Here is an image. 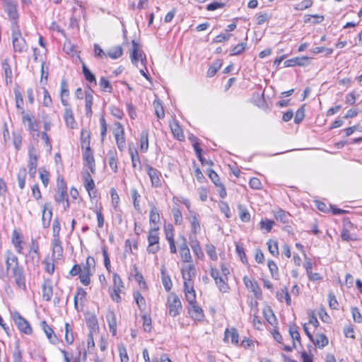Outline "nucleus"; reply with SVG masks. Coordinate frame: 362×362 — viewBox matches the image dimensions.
I'll return each mask as SVG.
<instances>
[{"label": "nucleus", "instance_id": "obj_55", "mask_svg": "<svg viewBox=\"0 0 362 362\" xmlns=\"http://www.w3.org/2000/svg\"><path fill=\"white\" fill-rule=\"evenodd\" d=\"M274 218L276 221H279L284 223L288 222V214L281 209H279L274 212Z\"/></svg>", "mask_w": 362, "mask_h": 362}, {"label": "nucleus", "instance_id": "obj_22", "mask_svg": "<svg viewBox=\"0 0 362 362\" xmlns=\"http://www.w3.org/2000/svg\"><path fill=\"white\" fill-rule=\"evenodd\" d=\"M180 255L182 261L185 264H189L192 262V257L189 249L187 245L186 239L183 238V243L180 247Z\"/></svg>", "mask_w": 362, "mask_h": 362}, {"label": "nucleus", "instance_id": "obj_48", "mask_svg": "<svg viewBox=\"0 0 362 362\" xmlns=\"http://www.w3.org/2000/svg\"><path fill=\"white\" fill-rule=\"evenodd\" d=\"M18 182L19 187L23 189L25 185L26 170L25 168H21L17 174Z\"/></svg>", "mask_w": 362, "mask_h": 362}, {"label": "nucleus", "instance_id": "obj_52", "mask_svg": "<svg viewBox=\"0 0 362 362\" xmlns=\"http://www.w3.org/2000/svg\"><path fill=\"white\" fill-rule=\"evenodd\" d=\"M113 287L112 289H116L117 291H123L124 288V284L119 275L117 273L113 274Z\"/></svg>", "mask_w": 362, "mask_h": 362}, {"label": "nucleus", "instance_id": "obj_45", "mask_svg": "<svg viewBox=\"0 0 362 362\" xmlns=\"http://www.w3.org/2000/svg\"><path fill=\"white\" fill-rule=\"evenodd\" d=\"M312 341L319 348H323L328 344V339L325 334H317L315 339L313 338Z\"/></svg>", "mask_w": 362, "mask_h": 362}, {"label": "nucleus", "instance_id": "obj_31", "mask_svg": "<svg viewBox=\"0 0 362 362\" xmlns=\"http://www.w3.org/2000/svg\"><path fill=\"white\" fill-rule=\"evenodd\" d=\"M63 256V247L60 239H53L52 240V257L60 259Z\"/></svg>", "mask_w": 362, "mask_h": 362}, {"label": "nucleus", "instance_id": "obj_61", "mask_svg": "<svg viewBox=\"0 0 362 362\" xmlns=\"http://www.w3.org/2000/svg\"><path fill=\"white\" fill-rule=\"evenodd\" d=\"M61 230L60 223L58 218H55L53 221L52 223V233H53V239H60L59 233Z\"/></svg>", "mask_w": 362, "mask_h": 362}, {"label": "nucleus", "instance_id": "obj_38", "mask_svg": "<svg viewBox=\"0 0 362 362\" xmlns=\"http://www.w3.org/2000/svg\"><path fill=\"white\" fill-rule=\"evenodd\" d=\"M160 214L158 212V210L155 206H153L151 209L150 214H149V222L151 224H153L156 227L158 226L160 223Z\"/></svg>", "mask_w": 362, "mask_h": 362}, {"label": "nucleus", "instance_id": "obj_30", "mask_svg": "<svg viewBox=\"0 0 362 362\" xmlns=\"http://www.w3.org/2000/svg\"><path fill=\"white\" fill-rule=\"evenodd\" d=\"M190 239V247L195 255V256L200 259H204V254L201 248L199 241L196 237L192 238V235L189 237Z\"/></svg>", "mask_w": 362, "mask_h": 362}, {"label": "nucleus", "instance_id": "obj_39", "mask_svg": "<svg viewBox=\"0 0 362 362\" xmlns=\"http://www.w3.org/2000/svg\"><path fill=\"white\" fill-rule=\"evenodd\" d=\"M2 69L4 71L5 81L7 84L12 83L13 74L10 65L8 63V60L5 59L2 64Z\"/></svg>", "mask_w": 362, "mask_h": 362}, {"label": "nucleus", "instance_id": "obj_34", "mask_svg": "<svg viewBox=\"0 0 362 362\" xmlns=\"http://www.w3.org/2000/svg\"><path fill=\"white\" fill-rule=\"evenodd\" d=\"M42 327L49 341L56 344L58 341L57 337L54 334L52 329L46 323L45 321L42 322Z\"/></svg>", "mask_w": 362, "mask_h": 362}, {"label": "nucleus", "instance_id": "obj_11", "mask_svg": "<svg viewBox=\"0 0 362 362\" xmlns=\"http://www.w3.org/2000/svg\"><path fill=\"white\" fill-rule=\"evenodd\" d=\"M28 170L29 174L31 177H34L36 173L37 160L39 154L37 150L33 146H30L28 148Z\"/></svg>", "mask_w": 362, "mask_h": 362}, {"label": "nucleus", "instance_id": "obj_23", "mask_svg": "<svg viewBox=\"0 0 362 362\" xmlns=\"http://www.w3.org/2000/svg\"><path fill=\"white\" fill-rule=\"evenodd\" d=\"M184 292L186 300L188 302L189 305L197 303L194 284H187L186 285H184Z\"/></svg>", "mask_w": 362, "mask_h": 362}, {"label": "nucleus", "instance_id": "obj_42", "mask_svg": "<svg viewBox=\"0 0 362 362\" xmlns=\"http://www.w3.org/2000/svg\"><path fill=\"white\" fill-rule=\"evenodd\" d=\"M269 252L274 257H278L279 255L278 243L276 240L269 239L267 243Z\"/></svg>", "mask_w": 362, "mask_h": 362}, {"label": "nucleus", "instance_id": "obj_56", "mask_svg": "<svg viewBox=\"0 0 362 362\" xmlns=\"http://www.w3.org/2000/svg\"><path fill=\"white\" fill-rule=\"evenodd\" d=\"M206 252L211 260L216 261L218 259V255L216 251V247L212 244H207L205 247Z\"/></svg>", "mask_w": 362, "mask_h": 362}, {"label": "nucleus", "instance_id": "obj_53", "mask_svg": "<svg viewBox=\"0 0 362 362\" xmlns=\"http://www.w3.org/2000/svg\"><path fill=\"white\" fill-rule=\"evenodd\" d=\"M108 164L111 168V170L117 173L118 170V159L115 153H109L108 156Z\"/></svg>", "mask_w": 362, "mask_h": 362}, {"label": "nucleus", "instance_id": "obj_10", "mask_svg": "<svg viewBox=\"0 0 362 362\" xmlns=\"http://www.w3.org/2000/svg\"><path fill=\"white\" fill-rule=\"evenodd\" d=\"M22 113L23 123L28 127V129L30 131L33 138H37L40 136V133L37 120L34 117H32L30 115L25 113L24 112H23Z\"/></svg>", "mask_w": 362, "mask_h": 362}, {"label": "nucleus", "instance_id": "obj_8", "mask_svg": "<svg viewBox=\"0 0 362 362\" xmlns=\"http://www.w3.org/2000/svg\"><path fill=\"white\" fill-rule=\"evenodd\" d=\"M11 316L15 325L21 332L28 335L32 334L33 331L29 322L18 311H11Z\"/></svg>", "mask_w": 362, "mask_h": 362}, {"label": "nucleus", "instance_id": "obj_12", "mask_svg": "<svg viewBox=\"0 0 362 362\" xmlns=\"http://www.w3.org/2000/svg\"><path fill=\"white\" fill-rule=\"evenodd\" d=\"M113 134L115 136L117 147L119 150H123L125 147L126 141L124 138V130L120 122L114 124Z\"/></svg>", "mask_w": 362, "mask_h": 362}, {"label": "nucleus", "instance_id": "obj_58", "mask_svg": "<svg viewBox=\"0 0 362 362\" xmlns=\"http://www.w3.org/2000/svg\"><path fill=\"white\" fill-rule=\"evenodd\" d=\"M74 340V334L72 332V329L70 327L69 323L65 324V341L69 344H71L73 343Z\"/></svg>", "mask_w": 362, "mask_h": 362}, {"label": "nucleus", "instance_id": "obj_37", "mask_svg": "<svg viewBox=\"0 0 362 362\" xmlns=\"http://www.w3.org/2000/svg\"><path fill=\"white\" fill-rule=\"evenodd\" d=\"M64 118L66 125L71 129H74L76 125L73 112L70 108H66L64 113Z\"/></svg>", "mask_w": 362, "mask_h": 362}, {"label": "nucleus", "instance_id": "obj_7", "mask_svg": "<svg viewBox=\"0 0 362 362\" xmlns=\"http://www.w3.org/2000/svg\"><path fill=\"white\" fill-rule=\"evenodd\" d=\"M18 3L16 0H4V9L6 13L11 25H18Z\"/></svg>", "mask_w": 362, "mask_h": 362}, {"label": "nucleus", "instance_id": "obj_20", "mask_svg": "<svg viewBox=\"0 0 362 362\" xmlns=\"http://www.w3.org/2000/svg\"><path fill=\"white\" fill-rule=\"evenodd\" d=\"M11 243L14 246L16 252L18 254H21L23 252L22 244L23 243V235L17 230H14L12 232Z\"/></svg>", "mask_w": 362, "mask_h": 362}, {"label": "nucleus", "instance_id": "obj_29", "mask_svg": "<svg viewBox=\"0 0 362 362\" xmlns=\"http://www.w3.org/2000/svg\"><path fill=\"white\" fill-rule=\"evenodd\" d=\"M188 220L191 225L192 233L195 236L201 230V226L197 214L194 211H189Z\"/></svg>", "mask_w": 362, "mask_h": 362}, {"label": "nucleus", "instance_id": "obj_59", "mask_svg": "<svg viewBox=\"0 0 362 362\" xmlns=\"http://www.w3.org/2000/svg\"><path fill=\"white\" fill-rule=\"evenodd\" d=\"M82 69L86 80L90 83H94L95 84H96L95 76L91 73V71L85 64H83Z\"/></svg>", "mask_w": 362, "mask_h": 362}, {"label": "nucleus", "instance_id": "obj_21", "mask_svg": "<svg viewBox=\"0 0 362 362\" xmlns=\"http://www.w3.org/2000/svg\"><path fill=\"white\" fill-rule=\"evenodd\" d=\"M52 217V209L49 204L45 203L42 206V222L45 228H48Z\"/></svg>", "mask_w": 362, "mask_h": 362}, {"label": "nucleus", "instance_id": "obj_5", "mask_svg": "<svg viewBox=\"0 0 362 362\" xmlns=\"http://www.w3.org/2000/svg\"><path fill=\"white\" fill-rule=\"evenodd\" d=\"M95 265V259L93 257L86 258V264L81 267V274L79 276L81 282L84 286H88L90 283V276L92 275V269H94Z\"/></svg>", "mask_w": 362, "mask_h": 362}, {"label": "nucleus", "instance_id": "obj_15", "mask_svg": "<svg viewBox=\"0 0 362 362\" xmlns=\"http://www.w3.org/2000/svg\"><path fill=\"white\" fill-rule=\"evenodd\" d=\"M130 57L132 62L136 66H138L139 61L141 64L144 63L143 52L140 49L139 45L134 40L132 41V49L130 53Z\"/></svg>", "mask_w": 362, "mask_h": 362}, {"label": "nucleus", "instance_id": "obj_25", "mask_svg": "<svg viewBox=\"0 0 362 362\" xmlns=\"http://www.w3.org/2000/svg\"><path fill=\"white\" fill-rule=\"evenodd\" d=\"M8 278L13 279L14 282L18 288L23 291L26 290L25 276L23 269Z\"/></svg>", "mask_w": 362, "mask_h": 362}, {"label": "nucleus", "instance_id": "obj_60", "mask_svg": "<svg viewBox=\"0 0 362 362\" xmlns=\"http://www.w3.org/2000/svg\"><path fill=\"white\" fill-rule=\"evenodd\" d=\"M85 101L86 115L90 117L92 115L91 106L93 104V95L90 93H87L86 95Z\"/></svg>", "mask_w": 362, "mask_h": 362}, {"label": "nucleus", "instance_id": "obj_4", "mask_svg": "<svg viewBox=\"0 0 362 362\" xmlns=\"http://www.w3.org/2000/svg\"><path fill=\"white\" fill-rule=\"evenodd\" d=\"M159 226L151 228L148 233V247L147 252L149 254H156L160 250L159 246V235H158Z\"/></svg>", "mask_w": 362, "mask_h": 362}, {"label": "nucleus", "instance_id": "obj_32", "mask_svg": "<svg viewBox=\"0 0 362 362\" xmlns=\"http://www.w3.org/2000/svg\"><path fill=\"white\" fill-rule=\"evenodd\" d=\"M86 322L90 330L89 333L94 334L98 331L99 327L98 320L95 315H88L86 317Z\"/></svg>", "mask_w": 362, "mask_h": 362}, {"label": "nucleus", "instance_id": "obj_40", "mask_svg": "<svg viewBox=\"0 0 362 362\" xmlns=\"http://www.w3.org/2000/svg\"><path fill=\"white\" fill-rule=\"evenodd\" d=\"M134 298L135 300L136 304L138 306L139 309L141 311H144L146 310V303L144 298L141 294V293L138 291H134L133 293Z\"/></svg>", "mask_w": 362, "mask_h": 362}, {"label": "nucleus", "instance_id": "obj_43", "mask_svg": "<svg viewBox=\"0 0 362 362\" xmlns=\"http://www.w3.org/2000/svg\"><path fill=\"white\" fill-rule=\"evenodd\" d=\"M222 66V62L221 60H216L212 63V64L209 66V69L206 72V76L208 77L214 76L216 72L221 69Z\"/></svg>", "mask_w": 362, "mask_h": 362}, {"label": "nucleus", "instance_id": "obj_41", "mask_svg": "<svg viewBox=\"0 0 362 362\" xmlns=\"http://www.w3.org/2000/svg\"><path fill=\"white\" fill-rule=\"evenodd\" d=\"M90 132L86 129H82L81 132V146L82 149L90 147Z\"/></svg>", "mask_w": 362, "mask_h": 362}, {"label": "nucleus", "instance_id": "obj_50", "mask_svg": "<svg viewBox=\"0 0 362 362\" xmlns=\"http://www.w3.org/2000/svg\"><path fill=\"white\" fill-rule=\"evenodd\" d=\"M276 297H277L278 300L281 302H283L284 300H285L288 305H290L291 303V300L288 291L286 288L281 290V291L278 292L276 293Z\"/></svg>", "mask_w": 362, "mask_h": 362}, {"label": "nucleus", "instance_id": "obj_17", "mask_svg": "<svg viewBox=\"0 0 362 362\" xmlns=\"http://www.w3.org/2000/svg\"><path fill=\"white\" fill-rule=\"evenodd\" d=\"M83 159L86 163V165L90 169L92 173H95V164L93 153L90 148H84L82 151Z\"/></svg>", "mask_w": 362, "mask_h": 362}, {"label": "nucleus", "instance_id": "obj_46", "mask_svg": "<svg viewBox=\"0 0 362 362\" xmlns=\"http://www.w3.org/2000/svg\"><path fill=\"white\" fill-rule=\"evenodd\" d=\"M227 280L228 277L221 276L218 279L215 280V283L221 292L226 293L228 291V286L227 284Z\"/></svg>", "mask_w": 362, "mask_h": 362}, {"label": "nucleus", "instance_id": "obj_44", "mask_svg": "<svg viewBox=\"0 0 362 362\" xmlns=\"http://www.w3.org/2000/svg\"><path fill=\"white\" fill-rule=\"evenodd\" d=\"M129 154L132 159V167L136 169L137 167L139 170L141 169V161L139 159V153L136 150L129 149Z\"/></svg>", "mask_w": 362, "mask_h": 362}, {"label": "nucleus", "instance_id": "obj_6", "mask_svg": "<svg viewBox=\"0 0 362 362\" xmlns=\"http://www.w3.org/2000/svg\"><path fill=\"white\" fill-rule=\"evenodd\" d=\"M166 305L168 309V314L171 317L179 315L182 309L179 297L174 293H171L168 296Z\"/></svg>", "mask_w": 362, "mask_h": 362}, {"label": "nucleus", "instance_id": "obj_2", "mask_svg": "<svg viewBox=\"0 0 362 362\" xmlns=\"http://www.w3.org/2000/svg\"><path fill=\"white\" fill-rule=\"evenodd\" d=\"M4 258L7 277H10L23 269L19 264L17 256L12 251L6 250L4 252Z\"/></svg>", "mask_w": 362, "mask_h": 362}, {"label": "nucleus", "instance_id": "obj_54", "mask_svg": "<svg viewBox=\"0 0 362 362\" xmlns=\"http://www.w3.org/2000/svg\"><path fill=\"white\" fill-rule=\"evenodd\" d=\"M193 148L196 153L197 156L198 157L199 160H200V162L202 163V165H204V164H208L210 165H212L211 161L208 162L203 158V157L202 156V149L199 147V142H197L195 141V142L193 143Z\"/></svg>", "mask_w": 362, "mask_h": 362}, {"label": "nucleus", "instance_id": "obj_64", "mask_svg": "<svg viewBox=\"0 0 362 362\" xmlns=\"http://www.w3.org/2000/svg\"><path fill=\"white\" fill-rule=\"evenodd\" d=\"M13 362H23L22 351L20 349L18 343H16L13 353Z\"/></svg>", "mask_w": 362, "mask_h": 362}, {"label": "nucleus", "instance_id": "obj_27", "mask_svg": "<svg viewBox=\"0 0 362 362\" xmlns=\"http://www.w3.org/2000/svg\"><path fill=\"white\" fill-rule=\"evenodd\" d=\"M105 317L110 332L113 336L116 335L117 318L115 312L113 310H108Z\"/></svg>", "mask_w": 362, "mask_h": 362}, {"label": "nucleus", "instance_id": "obj_49", "mask_svg": "<svg viewBox=\"0 0 362 362\" xmlns=\"http://www.w3.org/2000/svg\"><path fill=\"white\" fill-rule=\"evenodd\" d=\"M161 279H162V284H163L165 289L167 291H170V289L173 286V283H172L171 279H170V276L168 274H167L165 273V272L163 270L161 271Z\"/></svg>", "mask_w": 362, "mask_h": 362}, {"label": "nucleus", "instance_id": "obj_28", "mask_svg": "<svg viewBox=\"0 0 362 362\" xmlns=\"http://www.w3.org/2000/svg\"><path fill=\"white\" fill-rule=\"evenodd\" d=\"M42 298L46 301H49L53 295L52 284L49 279H45L42 286Z\"/></svg>", "mask_w": 362, "mask_h": 362}, {"label": "nucleus", "instance_id": "obj_63", "mask_svg": "<svg viewBox=\"0 0 362 362\" xmlns=\"http://www.w3.org/2000/svg\"><path fill=\"white\" fill-rule=\"evenodd\" d=\"M172 213H173V216L175 224H177V225L182 224L183 218H182V213H181L180 209L177 207H174L172 209Z\"/></svg>", "mask_w": 362, "mask_h": 362}, {"label": "nucleus", "instance_id": "obj_3", "mask_svg": "<svg viewBox=\"0 0 362 362\" xmlns=\"http://www.w3.org/2000/svg\"><path fill=\"white\" fill-rule=\"evenodd\" d=\"M11 29L14 51L20 53L27 51L28 45L22 37L19 25H11Z\"/></svg>", "mask_w": 362, "mask_h": 362}, {"label": "nucleus", "instance_id": "obj_19", "mask_svg": "<svg viewBox=\"0 0 362 362\" xmlns=\"http://www.w3.org/2000/svg\"><path fill=\"white\" fill-rule=\"evenodd\" d=\"M310 58L308 57H297L289 59L284 62V67H291L295 66H305L309 64Z\"/></svg>", "mask_w": 362, "mask_h": 362}, {"label": "nucleus", "instance_id": "obj_16", "mask_svg": "<svg viewBox=\"0 0 362 362\" xmlns=\"http://www.w3.org/2000/svg\"><path fill=\"white\" fill-rule=\"evenodd\" d=\"M68 199L67 187L63 180L57 182V189L54 195V200L57 203L64 202Z\"/></svg>", "mask_w": 362, "mask_h": 362}, {"label": "nucleus", "instance_id": "obj_57", "mask_svg": "<svg viewBox=\"0 0 362 362\" xmlns=\"http://www.w3.org/2000/svg\"><path fill=\"white\" fill-rule=\"evenodd\" d=\"M289 334L293 339V342H296V341L300 344V336L296 325H293L289 327Z\"/></svg>", "mask_w": 362, "mask_h": 362}, {"label": "nucleus", "instance_id": "obj_51", "mask_svg": "<svg viewBox=\"0 0 362 362\" xmlns=\"http://www.w3.org/2000/svg\"><path fill=\"white\" fill-rule=\"evenodd\" d=\"M122 54V48L121 46H116L110 49L107 52V56L112 59H116L120 57Z\"/></svg>", "mask_w": 362, "mask_h": 362}, {"label": "nucleus", "instance_id": "obj_33", "mask_svg": "<svg viewBox=\"0 0 362 362\" xmlns=\"http://www.w3.org/2000/svg\"><path fill=\"white\" fill-rule=\"evenodd\" d=\"M224 340L230 341L232 344H237L239 340V334L235 328L230 329H226L225 331Z\"/></svg>", "mask_w": 362, "mask_h": 362}, {"label": "nucleus", "instance_id": "obj_13", "mask_svg": "<svg viewBox=\"0 0 362 362\" xmlns=\"http://www.w3.org/2000/svg\"><path fill=\"white\" fill-rule=\"evenodd\" d=\"M146 170L151 180V185L156 188L160 187L162 185L160 172L150 165H146Z\"/></svg>", "mask_w": 362, "mask_h": 362}, {"label": "nucleus", "instance_id": "obj_9", "mask_svg": "<svg viewBox=\"0 0 362 362\" xmlns=\"http://www.w3.org/2000/svg\"><path fill=\"white\" fill-rule=\"evenodd\" d=\"M181 273L184 285L187 284H194V279L196 276V269L194 264L192 263L182 264Z\"/></svg>", "mask_w": 362, "mask_h": 362}, {"label": "nucleus", "instance_id": "obj_26", "mask_svg": "<svg viewBox=\"0 0 362 362\" xmlns=\"http://www.w3.org/2000/svg\"><path fill=\"white\" fill-rule=\"evenodd\" d=\"M170 127L172 134H173L175 139H177L179 141H183L185 139L183 131L177 120L173 119L172 122H170Z\"/></svg>", "mask_w": 362, "mask_h": 362}, {"label": "nucleus", "instance_id": "obj_62", "mask_svg": "<svg viewBox=\"0 0 362 362\" xmlns=\"http://www.w3.org/2000/svg\"><path fill=\"white\" fill-rule=\"evenodd\" d=\"M118 351L120 358V362H129V356L126 347L124 344H119L118 346Z\"/></svg>", "mask_w": 362, "mask_h": 362}, {"label": "nucleus", "instance_id": "obj_47", "mask_svg": "<svg viewBox=\"0 0 362 362\" xmlns=\"http://www.w3.org/2000/svg\"><path fill=\"white\" fill-rule=\"evenodd\" d=\"M267 267L269 268L272 277L274 279H279V268L275 262H274L273 260H268Z\"/></svg>", "mask_w": 362, "mask_h": 362}, {"label": "nucleus", "instance_id": "obj_14", "mask_svg": "<svg viewBox=\"0 0 362 362\" xmlns=\"http://www.w3.org/2000/svg\"><path fill=\"white\" fill-rule=\"evenodd\" d=\"M264 93V92H255L253 94L252 100L255 105L266 110L271 108L272 102L270 100L265 99Z\"/></svg>", "mask_w": 362, "mask_h": 362}, {"label": "nucleus", "instance_id": "obj_1", "mask_svg": "<svg viewBox=\"0 0 362 362\" xmlns=\"http://www.w3.org/2000/svg\"><path fill=\"white\" fill-rule=\"evenodd\" d=\"M40 246L38 243L32 239L29 245V251L25 257V263L28 269L35 270L40 262Z\"/></svg>", "mask_w": 362, "mask_h": 362}, {"label": "nucleus", "instance_id": "obj_35", "mask_svg": "<svg viewBox=\"0 0 362 362\" xmlns=\"http://www.w3.org/2000/svg\"><path fill=\"white\" fill-rule=\"evenodd\" d=\"M155 100L153 101V107L155 110V114L158 119H163L165 117V111L163 109V106L161 103V101L158 98L156 95H155Z\"/></svg>", "mask_w": 362, "mask_h": 362}, {"label": "nucleus", "instance_id": "obj_18", "mask_svg": "<svg viewBox=\"0 0 362 362\" xmlns=\"http://www.w3.org/2000/svg\"><path fill=\"white\" fill-rule=\"evenodd\" d=\"M188 313L191 318L195 321H203L204 314L202 308L197 303L189 305Z\"/></svg>", "mask_w": 362, "mask_h": 362}, {"label": "nucleus", "instance_id": "obj_36", "mask_svg": "<svg viewBox=\"0 0 362 362\" xmlns=\"http://www.w3.org/2000/svg\"><path fill=\"white\" fill-rule=\"evenodd\" d=\"M140 150L146 153L148 149V132L146 129L143 130L140 134Z\"/></svg>", "mask_w": 362, "mask_h": 362}, {"label": "nucleus", "instance_id": "obj_24", "mask_svg": "<svg viewBox=\"0 0 362 362\" xmlns=\"http://www.w3.org/2000/svg\"><path fill=\"white\" fill-rule=\"evenodd\" d=\"M243 282L246 288L250 290L255 296L261 295V289L257 281L251 280L247 276H244Z\"/></svg>", "mask_w": 362, "mask_h": 362}]
</instances>
